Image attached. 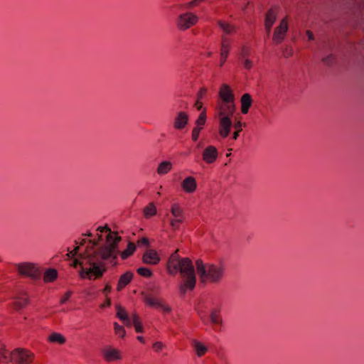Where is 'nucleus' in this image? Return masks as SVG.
<instances>
[{"instance_id":"1","label":"nucleus","mask_w":364,"mask_h":364,"mask_svg":"<svg viewBox=\"0 0 364 364\" xmlns=\"http://www.w3.org/2000/svg\"><path fill=\"white\" fill-rule=\"evenodd\" d=\"M97 240H89L83 254L79 259H74L73 266H80V275L89 279L101 277L106 271L105 261L113 262L117 257L119 250L118 244L121 237L105 227L97 229Z\"/></svg>"},{"instance_id":"2","label":"nucleus","mask_w":364,"mask_h":364,"mask_svg":"<svg viewBox=\"0 0 364 364\" xmlns=\"http://www.w3.org/2000/svg\"><path fill=\"white\" fill-rule=\"evenodd\" d=\"M219 96L222 100L217 106V116L219 119V134L226 138L230 133L232 125V117L235 112V95L232 90L227 84H223Z\"/></svg>"},{"instance_id":"3","label":"nucleus","mask_w":364,"mask_h":364,"mask_svg":"<svg viewBox=\"0 0 364 364\" xmlns=\"http://www.w3.org/2000/svg\"><path fill=\"white\" fill-rule=\"evenodd\" d=\"M167 269L171 274H176L179 272L183 277V282L179 287L181 294H185L188 290H193L195 288L196 276L194 266L189 258H181L178 255V250L170 256Z\"/></svg>"},{"instance_id":"4","label":"nucleus","mask_w":364,"mask_h":364,"mask_svg":"<svg viewBox=\"0 0 364 364\" xmlns=\"http://www.w3.org/2000/svg\"><path fill=\"white\" fill-rule=\"evenodd\" d=\"M196 268L202 283H220L225 273V265L222 262L204 263L201 259H197Z\"/></svg>"},{"instance_id":"5","label":"nucleus","mask_w":364,"mask_h":364,"mask_svg":"<svg viewBox=\"0 0 364 364\" xmlns=\"http://www.w3.org/2000/svg\"><path fill=\"white\" fill-rule=\"evenodd\" d=\"M9 357L14 364H30L34 359V354L24 348H16L9 353Z\"/></svg>"},{"instance_id":"6","label":"nucleus","mask_w":364,"mask_h":364,"mask_svg":"<svg viewBox=\"0 0 364 364\" xmlns=\"http://www.w3.org/2000/svg\"><path fill=\"white\" fill-rule=\"evenodd\" d=\"M198 17L191 12L180 14L176 18V26L181 31H186L197 23Z\"/></svg>"},{"instance_id":"7","label":"nucleus","mask_w":364,"mask_h":364,"mask_svg":"<svg viewBox=\"0 0 364 364\" xmlns=\"http://www.w3.org/2000/svg\"><path fill=\"white\" fill-rule=\"evenodd\" d=\"M16 269L18 272L25 277L33 279H37L40 277L41 272L36 264L30 262H23L17 264Z\"/></svg>"},{"instance_id":"8","label":"nucleus","mask_w":364,"mask_h":364,"mask_svg":"<svg viewBox=\"0 0 364 364\" xmlns=\"http://www.w3.org/2000/svg\"><path fill=\"white\" fill-rule=\"evenodd\" d=\"M171 213L173 218L170 219V226L173 230H176L179 228V224L184 221V212L178 204L173 203L171 207Z\"/></svg>"},{"instance_id":"9","label":"nucleus","mask_w":364,"mask_h":364,"mask_svg":"<svg viewBox=\"0 0 364 364\" xmlns=\"http://www.w3.org/2000/svg\"><path fill=\"white\" fill-rule=\"evenodd\" d=\"M144 294V301L146 303V304L151 306V307H156L160 309L164 313H169L171 311V307L166 305L163 301L153 297L150 294Z\"/></svg>"},{"instance_id":"10","label":"nucleus","mask_w":364,"mask_h":364,"mask_svg":"<svg viewBox=\"0 0 364 364\" xmlns=\"http://www.w3.org/2000/svg\"><path fill=\"white\" fill-rule=\"evenodd\" d=\"M288 30L287 22L285 18L282 19L279 26L274 29L273 35V41L275 43L279 44L284 39L286 33Z\"/></svg>"},{"instance_id":"11","label":"nucleus","mask_w":364,"mask_h":364,"mask_svg":"<svg viewBox=\"0 0 364 364\" xmlns=\"http://www.w3.org/2000/svg\"><path fill=\"white\" fill-rule=\"evenodd\" d=\"M188 120L189 117L185 112H178L173 119V127L181 130L188 124Z\"/></svg>"},{"instance_id":"12","label":"nucleus","mask_w":364,"mask_h":364,"mask_svg":"<svg viewBox=\"0 0 364 364\" xmlns=\"http://www.w3.org/2000/svg\"><path fill=\"white\" fill-rule=\"evenodd\" d=\"M143 262L146 264L155 265L160 261V257L154 250H146L142 257Z\"/></svg>"},{"instance_id":"13","label":"nucleus","mask_w":364,"mask_h":364,"mask_svg":"<svg viewBox=\"0 0 364 364\" xmlns=\"http://www.w3.org/2000/svg\"><path fill=\"white\" fill-rule=\"evenodd\" d=\"M102 355L105 360L112 362L121 359L120 352L111 347H106L102 350Z\"/></svg>"},{"instance_id":"14","label":"nucleus","mask_w":364,"mask_h":364,"mask_svg":"<svg viewBox=\"0 0 364 364\" xmlns=\"http://www.w3.org/2000/svg\"><path fill=\"white\" fill-rule=\"evenodd\" d=\"M218 158V150L213 146H207L203 153V159L208 164L213 163Z\"/></svg>"},{"instance_id":"15","label":"nucleus","mask_w":364,"mask_h":364,"mask_svg":"<svg viewBox=\"0 0 364 364\" xmlns=\"http://www.w3.org/2000/svg\"><path fill=\"white\" fill-rule=\"evenodd\" d=\"M181 186L186 193H193L196 189L197 183L193 177L188 176L182 182Z\"/></svg>"},{"instance_id":"16","label":"nucleus","mask_w":364,"mask_h":364,"mask_svg":"<svg viewBox=\"0 0 364 364\" xmlns=\"http://www.w3.org/2000/svg\"><path fill=\"white\" fill-rule=\"evenodd\" d=\"M28 296L25 292H20L15 298L14 307L16 310H20L28 304Z\"/></svg>"},{"instance_id":"17","label":"nucleus","mask_w":364,"mask_h":364,"mask_svg":"<svg viewBox=\"0 0 364 364\" xmlns=\"http://www.w3.org/2000/svg\"><path fill=\"white\" fill-rule=\"evenodd\" d=\"M229 53V40L225 38H222L221 50H220V66H223L225 63Z\"/></svg>"},{"instance_id":"18","label":"nucleus","mask_w":364,"mask_h":364,"mask_svg":"<svg viewBox=\"0 0 364 364\" xmlns=\"http://www.w3.org/2000/svg\"><path fill=\"white\" fill-rule=\"evenodd\" d=\"M252 97L250 94L245 93L241 97V112L242 114H247L252 105Z\"/></svg>"},{"instance_id":"19","label":"nucleus","mask_w":364,"mask_h":364,"mask_svg":"<svg viewBox=\"0 0 364 364\" xmlns=\"http://www.w3.org/2000/svg\"><path fill=\"white\" fill-rule=\"evenodd\" d=\"M133 274L130 272H127L123 274L118 281L117 290L121 291L124 287H126L132 279Z\"/></svg>"},{"instance_id":"20","label":"nucleus","mask_w":364,"mask_h":364,"mask_svg":"<svg viewBox=\"0 0 364 364\" xmlns=\"http://www.w3.org/2000/svg\"><path fill=\"white\" fill-rule=\"evenodd\" d=\"M117 316L124 322L127 326H131V318L125 311V310L120 306H116Z\"/></svg>"},{"instance_id":"21","label":"nucleus","mask_w":364,"mask_h":364,"mask_svg":"<svg viewBox=\"0 0 364 364\" xmlns=\"http://www.w3.org/2000/svg\"><path fill=\"white\" fill-rule=\"evenodd\" d=\"M172 168V164L170 161H162L157 168V173L159 175H164L168 173Z\"/></svg>"},{"instance_id":"22","label":"nucleus","mask_w":364,"mask_h":364,"mask_svg":"<svg viewBox=\"0 0 364 364\" xmlns=\"http://www.w3.org/2000/svg\"><path fill=\"white\" fill-rule=\"evenodd\" d=\"M192 345L198 357L203 356L208 350V348L200 342L193 340Z\"/></svg>"},{"instance_id":"23","label":"nucleus","mask_w":364,"mask_h":364,"mask_svg":"<svg viewBox=\"0 0 364 364\" xmlns=\"http://www.w3.org/2000/svg\"><path fill=\"white\" fill-rule=\"evenodd\" d=\"M210 319L213 324H222L223 320L220 315V309H213L210 313Z\"/></svg>"},{"instance_id":"24","label":"nucleus","mask_w":364,"mask_h":364,"mask_svg":"<svg viewBox=\"0 0 364 364\" xmlns=\"http://www.w3.org/2000/svg\"><path fill=\"white\" fill-rule=\"evenodd\" d=\"M277 19V12L274 11V9H269L265 16V22L264 24L273 26L275 21Z\"/></svg>"},{"instance_id":"25","label":"nucleus","mask_w":364,"mask_h":364,"mask_svg":"<svg viewBox=\"0 0 364 364\" xmlns=\"http://www.w3.org/2000/svg\"><path fill=\"white\" fill-rule=\"evenodd\" d=\"M136 250V245L134 243L129 242L127 245V247L126 250L122 251L120 254L122 259H126L129 256H131L134 251Z\"/></svg>"},{"instance_id":"26","label":"nucleus","mask_w":364,"mask_h":364,"mask_svg":"<svg viewBox=\"0 0 364 364\" xmlns=\"http://www.w3.org/2000/svg\"><path fill=\"white\" fill-rule=\"evenodd\" d=\"M58 276V272L54 269H49L46 271L44 274V281L46 282H50L54 281Z\"/></svg>"},{"instance_id":"27","label":"nucleus","mask_w":364,"mask_h":364,"mask_svg":"<svg viewBox=\"0 0 364 364\" xmlns=\"http://www.w3.org/2000/svg\"><path fill=\"white\" fill-rule=\"evenodd\" d=\"M49 341L50 342L58 343H60V344H63V343H64L65 342V339L63 336V335H61L60 333H53L49 336Z\"/></svg>"},{"instance_id":"28","label":"nucleus","mask_w":364,"mask_h":364,"mask_svg":"<svg viewBox=\"0 0 364 364\" xmlns=\"http://www.w3.org/2000/svg\"><path fill=\"white\" fill-rule=\"evenodd\" d=\"M242 125L243 124L240 120L235 121L234 123L232 122V127H234V128L236 129L232 135V139L234 140H236L238 138L239 134L242 131Z\"/></svg>"},{"instance_id":"29","label":"nucleus","mask_w":364,"mask_h":364,"mask_svg":"<svg viewBox=\"0 0 364 364\" xmlns=\"http://www.w3.org/2000/svg\"><path fill=\"white\" fill-rule=\"evenodd\" d=\"M144 215L146 218L153 216L156 213V208L153 203H150L144 210Z\"/></svg>"},{"instance_id":"30","label":"nucleus","mask_w":364,"mask_h":364,"mask_svg":"<svg viewBox=\"0 0 364 364\" xmlns=\"http://www.w3.org/2000/svg\"><path fill=\"white\" fill-rule=\"evenodd\" d=\"M218 25L227 34H230L235 31V28L232 26L224 22L218 21Z\"/></svg>"},{"instance_id":"31","label":"nucleus","mask_w":364,"mask_h":364,"mask_svg":"<svg viewBox=\"0 0 364 364\" xmlns=\"http://www.w3.org/2000/svg\"><path fill=\"white\" fill-rule=\"evenodd\" d=\"M136 272L139 275L145 277H149L152 275L151 271L149 268L144 267L138 268Z\"/></svg>"},{"instance_id":"32","label":"nucleus","mask_w":364,"mask_h":364,"mask_svg":"<svg viewBox=\"0 0 364 364\" xmlns=\"http://www.w3.org/2000/svg\"><path fill=\"white\" fill-rule=\"evenodd\" d=\"M114 332L117 336H119L122 338L124 337L126 332H125V330L123 326L119 325L117 322H115L114 323Z\"/></svg>"},{"instance_id":"33","label":"nucleus","mask_w":364,"mask_h":364,"mask_svg":"<svg viewBox=\"0 0 364 364\" xmlns=\"http://www.w3.org/2000/svg\"><path fill=\"white\" fill-rule=\"evenodd\" d=\"M205 121H206V115H205V112L203 111L200 114L199 117H198V119L196 122V124L198 127H202V126H203L205 124Z\"/></svg>"},{"instance_id":"34","label":"nucleus","mask_w":364,"mask_h":364,"mask_svg":"<svg viewBox=\"0 0 364 364\" xmlns=\"http://www.w3.org/2000/svg\"><path fill=\"white\" fill-rule=\"evenodd\" d=\"M8 353L4 348V346L0 342V362L7 361Z\"/></svg>"},{"instance_id":"35","label":"nucleus","mask_w":364,"mask_h":364,"mask_svg":"<svg viewBox=\"0 0 364 364\" xmlns=\"http://www.w3.org/2000/svg\"><path fill=\"white\" fill-rule=\"evenodd\" d=\"M250 54V50L247 46H242L240 50V57L241 59L247 58Z\"/></svg>"},{"instance_id":"36","label":"nucleus","mask_w":364,"mask_h":364,"mask_svg":"<svg viewBox=\"0 0 364 364\" xmlns=\"http://www.w3.org/2000/svg\"><path fill=\"white\" fill-rule=\"evenodd\" d=\"M202 127H194L192 132V139L194 141H196L198 139L200 132L201 130Z\"/></svg>"},{"instance_id":"37","label":"nucleus","mask_w":364,"mask_h":364,"mask_svg":"<svg viewBox=\"0 0 364 364\" xmlns=\"http://www.w3.org/2000/svg\"><path fill=\"white\" fill-rule=\"evenodd\" d=\"M334 58L332 55H327L322 58V61L327 65H330L333 63Z\"/></svg>"},{"instance_id":"38","label":"nucleus","mask_w":364,"mask_h":364,"mask_svg":"<svg viewBox=\"0 0 364 364\" xmlns=\"http://www.w3.org/2000/svg\"><path fill=\"white\" fill-rule=\"evenodd\" d=\"M243 61V66L247 70H250L252 68L253 63L248 58L242 59Z\"/></svg>"},{"instance_id":"39","label":"nucleus","mask_w":364,"mask_h":364,"mask_svg":"<svg viewBox=\"0 0 364 364\" xmlns=\"http://www.w3.org/2000/svg\"><path fill=\"white\" fill-rule=\"evenodd\" d=\"M79 248V246H77L73 251H68V252L65 255L67 258L75 257L78 253Z\"/></svg>"},{"instance_id":"40","label":"nucleus","mask_w":364,"mask_h":364,"mask_svg":"<svg viewBox=\"0 0 364 364\" xmlns=\"http://www.w3.org/2000/svg\"><path fill=\"white\" fill-rule=\"evenodd\" d=\"M72 294H73V292L71 291H67L65 294V295L61 298V299L60 301V304H65L69 299V298L70 297Z\"/></svg>"},{"instance_id":"41","label":"nucleus","mask_w":364,"mask_h":364,"mask_svg":"<svg viewBox=\"0 0 364 364\" xmlns=\"http://www.w3.org/2000/svg\"><path fill=\"white\" fill-rule=\"evenodd\" d=\"M129 318H131V326L140 321L138 316L136 314H133L131 316H129Z\"/></svg>"},{"instance_id":"42","label":"nucleus","mask_w":364,"mask_h":364,"mask_svg":"<svg viewBox=\"0 0 364 364\" xmlns=\"http://www.w3.org/2000/svg\"><path fill=\"white\" fill-rule=\"evenodd\" d=\"M207 90L204 87L200 88L198 93V100H201L203 96L206 94Z\"/></svg>"},{"instance_id":"43","label":"nucleus","mask_w":364,"mask_h":364,"mask_svg":"<svg viewBox=\"0 0 364 364\" xmlns=\"http://www.w3.org/2000/svg\"><path fill=\"white\" fill-rule=\"evenodd\" d=\"M135 328V330L137 333H141L143 332V327H142V324L141 323V321L138 322V323H136L135 324L133 325Z\"/></svg>"},{"instance_id":"44","label":"nucleus","mask_w":364,"mask_h":364,"mask_svg":"<svg viewBox=\"0 0 364 364\" xmlns=\"http://www.w3.org/2000/svg\"><path fill=\"white\" fill-rule=\"evenodd\" d=\"M163 346H164V345H163V343L161 342H156L153 345V348L156 351H159V350H160L163 348Z\"/></svg>"},{"instance_id":"45","label":"nucleus","mask_w":364,"mask_h":364,"mask_svg":"<svg viewBox=\"0 0 364 364\" xmlns=\"http://www.w3.org/2000/svg\"><path fill=\"white\" fill-rule=\"evenodd\" d=\"M139 245H143V246H148L149 245V240L146 237H143L141 240L138 241Z\"/></svg>"},{"instance_id":"46","label":"nucleus","mask_w":364,"mask_h":364,"mask_svg":"<svg viewBox=\"0 0 364 364\" xmlns=\"http://www.w3.org/2000/svg\"><path fill=\"white\" fill-rule=\"evenodd\" d=\"M194 6H195L194 2H193V1H190V2L187 3L185 5H180L179 7L180 8H185V9H191Z\"/></svg>"},{"instance_id":"47","label":"nucleus","mask_w":364,"mask_h":364,"mask_svg":"<svg viewBox=\"0 0 364 364\" xmlns=\"http://www.w3.org/2000/svg\"><path fill=\"white\" fill-rule=\"evenodd\" d=\"M194 6H195L194 2H193V1H190V2L187 3L185 5H180L179 7L180 8H185V9H191Z\"/></svg>"},{"instance_id":"48","label":"nucleus","mask_w":364,"mask_h":364,"mask_svg":"<svg viewBox=\"0 0 364 364\" xmlns=\"http://www.w3.org/2000/svg\"><path fill=\"white\" fill-rule=\"evenodd\" d=\"M111 290H112V287H111V286H110V285H109V284H107V285L105 286V287L103 289L102 292H103L105 294H106V295H107V294H109V293L111 291Z\"/></svg>"},{"instance_id":"49","label":"nucleus","mask_w":364,"mask_h":364,"mask_svg":"<svg viewBox=\"0 0 364 364\" xmlns=\"http://www.w3.org/2000/svg\"><path fill=\"white\" fill-rule=\"evenodd\" d=\"M292 53H293V50L291 49L287 48L286 51H284L283 54H284V57L288 58V57L291 56L292 55Z\"/></svg>"},{"instance_id":"50","label":"nucleus","mask_w":364,"mask_h":364,"mask_svg":"<svg viewBox=\"0 0 364 364\" xmlns=\"http://www.w3.org/2000/svg\"><path fill=\"white\" fill-rule=\"evenodd\" d=\"M195 107L198 110H200L202 108V102H200V100H197V101H196V102L195 104Z\"/></svg>"},{"instance_id":"51","label":"nucleus","mask_w":364,"mask_h":364,"mask_svg":"<svg viewBox=\"0 0 364 364\" xmlns=\"http://www.w3.org/2000/svg\"><path fill=\"white\" fill-rule=\"evenodd\" d=\"M110 304H111L110 299H107L106 301L104 304H101L100 306H101V308H105L106 306H110Z\"/></svg>"},{"instance_id":"52","label":"nucleus","mask_w":364,"mask_h":364,"mask_svg":"<svg viewBox=\"0 0 364 364\" xmlns=\"http://www.w3.org/2000/svg\"><path fill=\"white\" fill-rule=\"evenodd\" d=\"M306 34H307V36H308V38H309V40H311H311H314V34H313V33H312L311 31H306Z\"/></svg>"},{"instance_id":"53","label":"nucleus","mask_w":364,"mask_h":364,"mask_svg":"<svg viewBox=\"0 0 364 364\" xmlns=\"http://www.w3.org/2000/svg\"><path fill=\"white\" fill-rule=\"evenodd\" d=\"M264 27H265V30L267 31V33L269 35L271 32V30H272V26H269V25H266L264 24Z\"/></svg>"},{"instance_id":"54","label":"nucleus","mask_w":364,"mask_h":364,"mask_svg":"<svg viewBox=\"0 0 364 364\" xmlns=\"http://www.w3.org/2000/svg\"><path fill=\"white\" fill-rule=\"evenodd\" d=\"M137 340L139 341L141 343H144V338L142 336H137Z\"/></svg>"},{"instance_id":"55","label":"nucleus","mask_w":364,"mask_h":364,"mask_svg":"<svg viewBox=\"0 0 364 364\" xmlns=\"http://www.w3.org/2000/svg\"><path fill=\"white\" fill-rule=\"evenodd\" d=\"M198 314H199V316H200V318H203V316H204V315H203V314L202 313V311H201L200 310H199V309L198 310Z\"/></svg>"},{"instance_id":"56","label":"nucleus","mask_w":364,"mask_h":364,"mask_svg":"<svg viewBox=\"0 0 364 364\" xmlns=\"http://www.w3.org/2000/svg\"><path fill=\"white\" fill-rule=\"evenodd\" d=\"M203 1V0H193V2H194V4L196 6L197 4H198V3H200V2Z\"/></svg>"},{"instance_id":"57","label":"nucleus","mask_w":364,"mask_h":364,"mask_svg":"<svg viewBox=\"0 0 364 364\" xmlns=\"http://www.w3.org/2000/svg\"><path fill=\"white\" fill-rule=\"evenodd\" d=\"M85 235H87L88 237H92V234L91 232H87Z\"/></svg>"},{"instance_id":"58","label":"nucleus","mask_w":364,"mask_h":364,"mask_svg":"<svg viewBox=\"0 0 364 364\" xmlns=\"http://www.w3.org/2000/svg\"><path fill=\"white\" fill-rule=\"evenodd\" d=\"M86 242V240L84 239L82 240L81 243H80V245H83L85 244V242Z\"/></svg>"},{"instance_id":"59","label":"nucleus","mask_w":364,"mask_h":364,"mask_svg":"<svg viewBox=\"0 0 364 364\" xmlns=\"http://www.w3.org/2000/svg\"><path fill=\"white\" fill-rule=\"evenodd\" d=\"M208 56H211V55H212V53H211V52H209V53H208Z\"/></svg>"}]
</instances>
